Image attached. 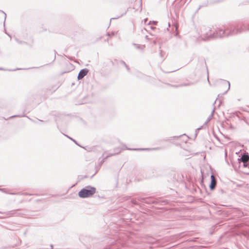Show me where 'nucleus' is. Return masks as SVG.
I'll return each mask as SVG.
<instances>
[{"instance_id": "0eeeda50", "label": "nucleus", "mask_w": 249, "mask_h": 249, "mask_svg": "<svg viewBox=\"0 0 249 249\" xmlns=\"http://www.w3.org/2000/svg\"><path fill=\"white\" fill-rule=\"evenodd\" d=\"M107 36V39L108 40V37H109V36Z\"/></svg>"}, {"instance_id": "7ed1b4c3", "label": "nucleus", "mask_w": 249, "mask_h": 249, "mask_svg": "<svg viewBox=\"0 0 249 249\" xmlns=\"http://www.w3.org/2000/svg\"><path fill=\"white\" fill-rule=\"evenodd\" d=\"M211 182L210 185V188L211 190H213L215 188L216 181L214 175H211Z\"/></svg>"}, {"instance_id": "20e7f679", "label": "nucleus", "mask_w": 249, "mask_h": 249, "mask_svg": "<svg viewBox=\"0 0 249 249\" xmlns=\"http://www.w3.org/2000/svg\"><path fill=\"white\" fill-rule=\"evenodd\" d=\"M225 86L226 87L225 90L227 91L230 89V84L229 81H223L221 83V87H222Z\"/></svg>"}, {"instance_id": "39448f33", "label": "nucleus", "mask_w": 249, "mask_h": 249, "mask_svg": "<svg viewBox=\"0 0 249 249\" xmlns=\"http://www.w3.org/2000/svg\"><path fill=\"white\" fill-rule=\"evenodd\" d=\"M241 160L243 162L246 163L249 160V156L248 155L244 154L241 157Z\"/></svg>"}, {"instance_id": "423d86ee", "label": "nucleus", "mask_w": 249, "mask_h": 249, "mask_svg": "<svg viewBox=\"0 0 249 249\" xmlns=\"http://www.w3.org/2000/svg\"><path fill=\"white\" fill-rule=\"evenodd\" d=\"M135 46L137 48H140V47L139 46H138L136 44H135Z\"/></svg>"}, {"instance_id": "f257e3e1", "label": "nucleus", "mask_w": 249, "mask_h": 249, "mask_svg": "<svg viewBox=\"0 0 249 249\" xmlns=\"http://www.w3.org/2000/svg\"><path fill=\"white\" fill-rule=\"evenodd\" d=\"M96 192V189L92 187H88L86 189H83L78 193L79 197L86 198L92 196Z\"/></svg>"}, {"instance_id": "f03ea898", "label": "nucleus", "mask_w": 249, "mask_h": 249, "mask_svg": "<svg viewBox=\"0 0 249 249\" xmlns=\"http://www.w3.org/2000/svg\"><path fill=\"white\" fill-rule=\"evenodd\" d=\"M88 73V70L85 69L81 70L78 75V79L79 80L82 79L85 76H86Z\"/></svg>"}]
</instances>
